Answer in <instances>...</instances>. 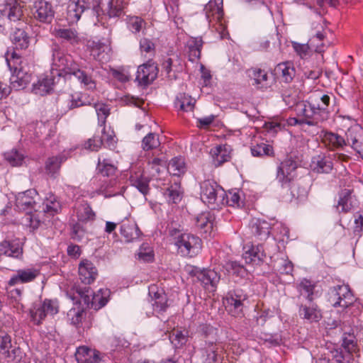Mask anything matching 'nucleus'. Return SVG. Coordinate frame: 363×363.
Returning a JSON list of instances; mask_svg holds the SVG:
<instances>
[{
	"label": "nucleus",
	"mask_w": 363,
	"mask_h": 363,
	"mask_svg": "<svg viewBox=\"0 0 363 363\" xmlns=\"http://www.w3.org/2000/svg\"><path fill=\"white\" fill-rule=\"evenodd\" d=\"M315 283L308 279H303L297 285V289L301 295L305 296L308 301H313Z\"/></svg>",
	"instance_id": "09e8293b"
},
{
	"label": "nucleus",
	"mask_w": 363,
	"mask_h": 363,
	"mask_svg": "<svg viewBox=\"0 0 363 363\" xmlns=\"http://www.w3.org/2000/svg\"><path fill=\"white\" fill-rule=\"evenodd\" d=\"M195 103L196 100L191 96L180 93L176 97L174 106L180 111L188 112L194 110Z\"/></svg>",
	"instance_id": "ea45409f"
},
{
	"label": "nucleus",
	"mask_w": 363,
	"mask_h": 363,
	"mask_svg": "<svg viewBox=\"0 0 363 363\" xmlns=\"http://www.w3.org/2000/svg\"><path fill=\"white\" fill-rule=\"evenodd\" d=\"M75 357L78 363H99L101 360L99 351L86 346L77 348Z\"/></svg>",
	"instance_id": "bb28decb"
},
{
	"label": "nucleus",
	"mask_w": 363,
	"mask_h": 363,
	"mask_svg": "<svg viewBox=\"0 0 363 363\" xmlns=\"http://www.w3.org/2000/svg\"><path fill=\"white\" fill-rule=\"evenodd\" d=\"M353 233L357 238H360L363 233V211L354 215V226Z\"/></svg>",
	"instance_id": "774afa93"
},
{
	"label": "nucleus",
	"mask_w": 363,
	"mask_h": 363,
	"mask_svg": "<svg viewBox=\"0 0 363 363\" xmlns=\"http://www.w3.org/2000/svg\"><path fill=\"white\" fill-rule=\"evenodd\" d=\"M329 301L335 308H346L353 304L355 298L348 285H337L330 289Z\"/></svg>",
	"instance_id": "ddd939ff"
},
{
	"label": "nucleus",
	"mask_w": 363,
	"mask_h": 363,
	"mask_svg": "<svg viewBox=\"0 0 363 363\" xmlns=\"http://www.w3.org/2000/svg\"><path fill=\"white\" fill-rule=\"evenodd\" d=\"M11 347V336L4 331H0V354L9 356Z\"/></svg>",
	"instance_id": "680f3d73"
},
{
	"label": "nucleus",
	"mask_w": 363,
	"mask_h": 363,
	"mask_svg": "<svg viewBox=\"0 0 363 363\" xmlns=\"http://www.w3.org/2000/svg\"><path fill=\"white\" fill-rule=\"evenodd\" d=\"M149 296L152 307V314L162 315L169 307L168 298L163 289L156 285L149 286Z\"/></svg>",
	"instance_id": "dca6fc26"
},
{
	"label": "nucleus",
	"mask_w": 363,
	"mask_h": 363,
	"mask_svg": "<svg viewBox=\"0 0 363 363\" xmlns=\"http://www.w3.org/2000/svg\"><path fill=\"white\" fill-rule=\"evenodd\" d=\"M355 201L353 190L344 189L339 193V199L336 206L337 211L340 213H347L352 210Z\"/></svg>",
	"instance_id": "c85d7f7f"
},
{
	"label": "nucleus",
	"mask_w": 363,
	"mask_h": 363,
	"mask_svg": "<svg viewBox=\"0 0 363 363\" xmlns=\"http://www.w3.org/2000/svg\"><path fill=\"white\" fill-rule=\"evenodd\" d=\"M346 138L329 131L320 134L322 143L330 150H344L351 147L363 157V128L359 124L352 125L345 133Z\"/></svg>",
	"instance_id": "f03ea898"
},
{
	"label": "nucleus",
	"mask_w": 363,
	"mask_h": 363,
	"mask_svg": "<svg viewBox=\"0 0 363 363\" xmlns=\"http://www.w3.org/2000/svg\"><path fill=\"white\" fill-rule=\"evenodd\" d=\"M91 104V100L86 94L77 92L69 96L67 106L69 109Z\"/></svg>",
	"instance_id": "a18cd8bd"
},
{
	"label": "nucleus",
	"mask_w": 363,
	"mask_h": 363,
	"mask_svg": "<svg viewBox=\"0 0 363 363\" xmlns=\"http://www.w3.org/2000/svg\"><path fill=\"white\" fill-rule=\"evenodd\" d=\"M204 11L209 26L215 27L216 30H219L220 38L224 39L228 36V33L225 30L223 23V10L222 6L216 0L210 1L204 8Z\"/></svg>",
	"instance_id": "f8f14e48"
},
{
	"label": "nucleus",
	"mask_w": 363,
	"mask_h": 363,
	"mask_svg": "<svg viewBox=\"0 0 363 363\" xmlns=\"http://www.w3.org/2000/svg\"><path fill=\"white\" fill-rule=\"evenodd\" d=\"M93 2L89 0L71 1L67 6V18L69 23L77 22L84 11L86 9H92Z\"/></svg>",
	"instance_id": "a211bd4d"
},
{
	"label": "nucleus",
	"mask_w": 363,
	"mask_h": 363,
	"mask_svg": "<svg viewBox=\"0 0 363 363\" xmlns=\"http://www.w3.org/2000/svg\"><path fill=\"white\" fill-rule=\"evenodd\" d=\"M169 338L175 347H181L186 342V335L181 330H176L169 335Z\"/></svg>",
	"instance_id": "338daca9"
},
{
	"label": "nucleus",
	"mask_w": 363,
	"mask_h": 363,
	"mask_svg": "<svg viewBox=\"0 0 363 363\" xmlns=\"http://www.w3.org/2000/svg\"><path fill=\"white\" fill-rule=\"evenodd\" d=\"M274 74L285 83L291 82L296 75L294 63L291 61L279 63L274 69Z\"/></svg>",
	"instance_id": "a878e982"
},
{
	"label": "nucleus",
	"mask_w": 363,
	"mask_h": 363,
	"mask_svg": "<svg viewBox=\"0 0 363 363\" xmlns=\"http://www.w3.org/2000/svg\"><path fill=\"white\" fill-rule=\"evenodd\" d=\"M291 194L292 197L298 201L304 200L308 195V190L306 187L302 186L297 182H291V185L289 184Z\"/></svg>",
	"instance_id": "052dcab7"
},
{
	"label": "nucleus",
	"mask_w": 363,
	"mask_h": 363,
	"mask_svg": "<svg viewBox=\"0 0 363 363\" xmlns=\"http://www.w3.org/2000/svg\"><path fill=\"white\" fill-rule=\"evenodd\" d=\"M40 275V270L35 268H24L16 271L9 281L10 286L31 282Z\"/></svg>",
	"instance_id": "b1692460"
},
{
	"label": "nucleus",
	"mask_w": 363,
	"mask_h": 363,
	"mask_svg": "<svg viewBox=\"0 0 363 363\" xmlns=\"http://www.w3.org/2000/svg\"><path fill=\"white\" fill-rule=\"evenodd\" d=\"M329 354L338 363H355L358 357V346L354 335L345 333L342 337V345L339 347H333Z\"/></svg>",
	"instance_id": "0eeeda50"
},
{
	"label": "nucleus",
	"mask_w": 363,
	"mask_h": 363,
	"mask_svg": "<svg viewBox=\"0 0 363 363\" xmlns=\"http://www.w3.org/2000/svg\"><path fill=\"white\" fill-rule=\"evenodd\" d=\"M222 347L219 343L214 341L205 340L201 347L203 363H219V352Z\"/></svg>",
	"instance_id": "393cba45"
},
{
	"label": "nucleus",
	"mask_w": 363,
	"mask_h": 363,
	"mask_svg": "<svg viewBox=\"0 0 363 363\" xmlns=\"http://www.w3.org/2000/svg\"><path fill=\"white\" fill-rule=\"evenodd\" d=\"M247 296L241 289L229 291L223 299L227 311L233 316H241L243 314L244 301Z\"/></svg>",
	"instance_id": "4468645a"
},
{
	"label": "nucleus",
	"mask_w": 363,
	"mask_h": 363,
	"mask_svg": "<svg viewBox=\"0 0 363 363\" xmlns=\"http://www.w3.org/2000/svg\"><path fill=\"white\" fill-rule=\"evenodd\" d=\"M116 167L112 164L108 159L99 156L96 167V171L104 177H111L116 172Z\"/></svg>",
	"instance_id": "de8ad7c7"
},
{
	"label": "nucleus",
	"mask_w": 363,
	"mask_h": 363,
	"mask_svg": "<svg viewBox=\"0 0 363 363\" xmlns=\"http://www.w3.org/2000/svg\"><path fill=\"white\" fill-rule=\"evenodd\" d=\"M164 196L169 203H179L182 198V192L180 186L177 184L171 185L164 191Z\"/></svg>",
	"instance_id": "603ef678"
},
{
	"label": "nucleus",
	"mask_w": 363,
	"mask_h": 363,
	"mask_svg": "<svg viewBox=\"0 0 363 363\" xmlns=\"http://www.w3.org/2000/svg\"><path fill=\"white\" fill-rule=\"evenodd\" d=\"M138 259L145 262H152L154 259L152 248L148 243H143L137 253Z\"/></svg>",
	"instance_id": "bf43d9fd"
},
{
	"label": "nucleus",
	"mask_w": 363,
	"mask_h": 363,
	"mask_svg": "<svg viewBox=\"0 0 363 363\" xmlns=\"http://www.w3.org/2000/svg\"><path fill=\"white\" fill-rule=\"evenodd\" d=\"M297 162L288 158L282 161L277 169V179L282 186H288L296 177Z\"/></svg>",
	"instance_id": "2eb2a0df"
},
{
	"label": "nucleus",
	"mask_w": 363,
	"mask_h": 363,
	"mask_svg": "<svg viewBox=\"0 0 363 363\" xmlns=\"http://www.w3.org/2000/svg\"><path fill=\"white\" fill-rule=\"evenodd\" d=\"M97 116L99 125L101 126H105L106 118L110 114V109L106 104H98L94 106Z\"/></svg>",
	"instance_id": "e2e57ef3"
},
{
	"label": "nucleus",
	"mask_w": 363,
	"mask_h": 363,
	"mask_svg": "<svg viewBox=\"0 0 363 363\" xmlns=\"http://www.w3.org/2000/svg\"><path fill=\"white\" fill-rule=\"evenodd\" d=\"M213 216L210 212H203L198 215L194 219L196 230L206 238L213 235Z\"/></svg>",
	"instance_id": "4be33fe9"
},
{
	"label": "nucleus",
	"mask_w": 363,
	"mask_h": 363,
	"mask_svg": "<svg viewBox=\"0 0 363 363\" xmlns=\"http://www.w3.org/2000/svg\"><path fill=\"white\" fill-rule=\"evenodd\" d=\"M271 225L264 220L254 218L251 221V230L260 240L267 239L270 234Z\"/></svg>",
	"instance_id": "f704fd0d"
},
{
	"label": "nucleus",
	"mask_w": 363,
	"mask_h": 363,
	"mask_svg": "<svg viewBox=\"0 0 363 363\" xmlns=\"http://www.w3.org/2000/svg\"><path fill=\"white\" fill-rule=\"evenodd\" d=\"M330 98L328 94H316L310 97V101L296 102L291 100L289 96H284V101L290 107L294 106L297 116L301 117L305 124L313 126L326 121L329 117L328 106Z\"/></svg>",
	"instance_id": "f257e3e1"
},
{
	"label": "nucleus",
	"mask_w": 363,
	"mask_h": 363,
	"mask_svg": "<svg viewBox=\"0 0 363 363\" xmlns=\"http://www.w3.org/2000/svg\"><path fill=\"white\" fill-rule=\"evenodd\" d=\"M298 312L301 318L311 323L318 322L322 318L320 310L313 301H308V303L301 304Z\"/></svg>",
	"instance_id": "cd10ccee"
},
{
	"label": "nucleus",
	"mask_w": 363,
	"mask_h": 363,
	"mask_svg": "<svg viewBox=\"0 0 363 363\" xmlns=\"http://www.w3.org/2000/svg\"><path fill=\"white\" fill-rule=\"evenodd\" d=\"M157 66L151 60H149L147 63L138 67L135 80L138 84L147 86L157 78Z\"/></svg>",
	"instance_id": "f3484780"
},
{
	"label": "nucleus",
	"mask_w": 363,
	"mask_h": 363,
	"mask_svg": "<svg viewBox=\"0 0 363 363\" xmlns=\"http://www.w3.org/2000/svg\"><path fill=\"white\" fill-rule=\"evenodd\" d=\"M128 29L133 33L143 32L145 34L146 30V21L140 16H130L128 18L127 21Z\"/></svg>",
	"instance_id": "3c124183"
},
{
	"label": "nucleus",
	"mask_w": 363,
	"mask_h": 363,
	"mask_svg": "<svg viewBox=\"0 0 363 363\" xmlns=\"http://www.w3.org/2000/svg\"><path fill=\"white\" fill-rule=\"evenodd\" d=\"M36 195L37 191L34 189L18 193L16 196V208L20 211H26V213L30 212L36 204L34 199Z\"/></svg>",
	"instance_id": "5701e85b"
},
{
	"label": "nucleus",
	"mask_w": 363,
	"mask_h": 363,
	"mask_svg": "<svg viewBox=\"0 0 363 363\" xmlns=\"http://www.w3.org/2000/svg\"><path fill=\"white\" fill-rule=\"evenodd\" d=\"M61 210V204L57 197L49 193L42 204V212L48 216H53Z\"/></svg>",
	"instance_id": "473e14b6"
},
{
	"label": "nucleus",
	"mask_w": 363,
	"mask_h": 363,
	"mask_svg": "<svg viewBox=\"0 0 363 363\" xmlns=\"http://www.w3.org/2000/svg\"><path fill=\"white\" fill-rule=\"evenodd\" d=\"M0 252L15 258L22 255V243L18 240H4L0 244Z\"/></svg>",
	"instance_id": "2f4dec72"
},
{
	"label": "nucleus",
	"mask_w": 363,
	"mask_h": 363,
	"mask_svg": "<svg viewBox=\"0 0 363 363\" xmlns=\"http://www.w3.org/2000/svg\"><path fill=\"white\" fill-rule=\"evenodd\" d=\"M55 77L49 78L48 76L39 79L38 82L33 85V92L35 94L43 96L48 94L54 85Z\"/></svg>",
	"instance_id": "a19ab883"
},
{
	"label": "nucleus",
	"mask_w": 363,
	"mask_h": 363,
	"mask_svg": "<svg viewBox=\"0 0 363 363\" xmlns=\"http://www.w3.org/2000/svg\"><path fill=\"white\" fill-rule=\"evenodd\" d=\"M110 73L114 79L123 83L128 82L130 78L129 72L124 67L111 68Z\"/></svg>",
	"instance_id": "69168bd1"
},
{
	"label": "nucleus",
	"mask_w": 363,
	"mask_h": 363,
	"mask_svg": "<svg viewBox=\"0 0 363 363\" xmlns=\"http://www.w3.org/2000/svg\"><path fill=\"white\" fill-rule=\"evenodd\" d=\"M167 169L169 172L175 176H179L186 171L184 160L179 157H174L169 162Z\"/></svg>",
	"instance_id": "5fc2aeb1"
},
{
	"label": "nucleus",
	"mask_w": 363,
	"mask_h": 363,
	"mask_svg": "<svg viewBox=\"0 0 363 363\" xmlns=\"http://www.w3.org/2000/svg\"><path fill=\"white\" fill-rule=\"evenodd\" d=\"M130 182L133 186L135 187L144 196L148 194L150 187V180L147 177L143 175H135L130 177Z\"/></svg>",
	"instance_id": "864d4df0"
},
{
	"label": "nucleus",
	"mask_w": 363,
	"mask_h": 363,
	"mask_svg": "<svg viewBox=\"0 0 363 363\" xmlns=\"http://www.w3.org/2000/svg\"><path fill=\"white\" fill-rule=\"evenodd\" d=\"M121 234L127 242H133L139 238L141 231L134 221L123 220L121 225Z\"/></svg>",
	"instance_id": "c756f323"
},
{
	"label": "nucleus",
	"mask_w": 363,
	"mask_h": 363,
	"mask_svg": "<svg viewBox=\"0 0 363 363\" xmlns=\"http://www.w3.org/2000/svg\"><path fill=\"white\" fill-rule=\"evenodd\" d=\"M110 294V290L106 288L100 289L94 294L90 287L79 286H74L67 293V295L73 301H79L80 303L82 301L87 308L96 311L99 310L107 303Z\"/></svg>",
	"instance_id": "39448f33"
},
{
	"label": "nucleus",
	"mask_w": 363,
	"mask_h": 363,
	"mask_svg": "<svg viewBox=\"0 0 363 363\" xmlns=\"http://www.w3.org/2000/svg\"><path fill=\"white\" fill-rule=\"evenodd\" d=\"M211 154L216 165H220L230 158L228 147L226 145H218L212 148Z\"/></svg>",
	"instance_id": "37998d69"
},
{
	"label": "nucleus",
	"mask_w": 363,
	"mask_h": 363,
	"mask_svg": "<svg viewBox=\"0 0 363 363\" xmlns=\"http://www.w3.org/2000/svg\"><path fill=\"white\" fill-rule=\"evenodd\" d=\"M51 74L60 77L62 74L74 75L79 82L88 89H94L96 83L91 76L80 69L70 55H65L59 48H55L52 53Z\"/></svg>",
	"instance_id": "7ed1b4c3"
},
{
	"label": "nucleus",
	"mask_w": 363,
	"mask_h": 363,
	"mask_svg": "<svg viewBox=\"0 0 363 363\" xmlns=\"http://www.w3.org/2000/svg\"><path fill=\"white\" fill-rule=\"evenodd\" d=\"M159 136L156 133H149L141 142V147L145 151L156 150L160 147Z\"/></svg>",
	"instance_id": "8fccbe9b"
},
{
	"label": "nucleus",
	"mask_w": 363,
	"mask_h": 363,
	"mask_svg": "<svg viewBox=\"0 0 363 363\" xmlns=\"http://www.w3.org/2000/svg\"><path fill=\"white\" fill-rule=\"evenodd\" d=\"M276 264L281 274H291L294 270L293 263L288 258L281 257L277 260Z\"/></svg>",
	"instance_id": "0e129e2a"
},
{
	"label": "nucleus",
	"mask_w": 363,
	"mask_h": 363,
	"mask_svg": "<svg viewBox=\"0 0 363 363\" xmlns=\"http://www.w3.org/2000/svg\"><path fill=\"white\" fill-rule=\"evenodd\" d=\"M59 311L57 301L45 299L44 301H37L33 303L30 308V320L34 325H39L48 315H53Z\"/></svg>",
	"instance_id": "1a4fd4ad"
},
{
	"label": "nucleus",
	"mask_w": 363,
	"mask_h": 363,
	"mask_svg": "<svg viewBox=\"0 0 363 363\" xmlns=\"http://www.w3.org/2000/svg\"><path fill=\"white\" fill-rule=\"evenodd\" d=\"M66 160L67 157L63 154L48 158L45 162L46 172L51 176H54L59 172L62 163Z\"/></svg>",
	"instance_id": "79ce46f5"
},
{
	"label": "nucleus",
	"mask_w": 363,
	"mask_h": 363,
	"mask_svg": "<svg viewBox=\"0 0 363 363\" xmlns=\"http://www.w3.org/2000/svg\"><path fill=\"white\" fill-rule=\"evenodd\" d=\"M8 9L7 17L11 22L21 21L23 16V6L16 0L6 5Z\"/></svg>",
	"instance_id": "49530a36"
},
{
	"label": "nucleus",
	"mask_w": 363,
	"mask_h": 363,
	"mask_svg": "<svg viewBox=\"0 0 363 363\" xmlns=\"http://www.w3.org/2000/svg\"><path fill=\"white\" fill-rule=\"evenodd\" d=\"M251 152L254 157L271 156L274 154V150L270 145L261 142L251 147Z\"/></svg>",
	"instance_id": "6e6d98bb"
},
{
	"label": "nucleus",
	"mask_w": 363,
	"mask_h": 363,
	"mask_svg": "<svg viewBox=\"0 0 363 363\" xmlns=\"http://www.w3.org/2000/svg\"><path fill=\"white\" fill-rule=\"evenodd\" d=\"M55 36L62 43L73 44H84L86 38L74 28H59L53 31Z\"/></svg>",
	"instance_id": "412c9836"
},
{
	"label": "nucleus",
	"mask_w": 363,
	"mask_h": 363,
	"mask_svg": "<svg viewBox=\"0 0 363 363\" xmlns=\"http://www.w3.org/2000/svg\"><path fill=\"white\" fill-rule=\"evenodd\" d=\"M189 274L200 282L205 290L210 292L216 291L220 281V276L214 269H200L196 267H191Z\"/></svg>",
	"instance_id": "9b49d317"
},
{
	"label": "nucleus",
	"mask_w": 363,
	"mask_h": 363,
	"mask_svg": "<svg viewBox=\"0 0 363 363\" xmlns=\"http://www.w3.org/2000/svg\"><path fill=\"white\" fill-rule=\"evenodd\" d=\"M21 27L16 28L10 34V39L12 43L18 44L19 45H28L30 43H36V41L33 42L32 39L26 31L23 26L26 23L22 21L19 23Z\"/></svg>",
	"instance_id": "72a5a7b5"
},
{
	"label": "nucleus",
	"mask_w": 363,
	"mask_h": 363,
	"mask_svg": "<svg viewBox=\"0 0 363 363\" xmlns=\"http://www.w3.org/2000/svg\"><path fill=\"white\" fill-rule=\"evenodd\" d=\"M74 212L77 218V221L82 223L94 221L96 218V214L89 204L84 201L77 203Z\"/></svg>",
	"instance_id": "7c9ffc66"
},
{
	"label": "nucleus",
	"mask_w": 363,
	"mask_h": 363,
	"mask_svg": "<svg viewBox=\"0 0 363 363\" xmlns=\"http://www.w3.org/2000/svg\"><path fill=\"white\" fill-rule=\"evenodd\" d=\"M248 76L250 79L255 81V84L258 88L267 89L269 86L268 74L261 69L252 68L247 71Z\"/></svg>",
	"instance_id": "58836bf2"
},
{
	"label": "nucleus",
	"mask_w": 363,
	"mask_h": 363,
	"mask_svg": "<svg viewBox=\"0 0 363 363\" xmlns=\"http://www.w3.org/2000/svg\"><path fill=\"white\" fill-rule=\"evenodd\" d=\"M169 235L174 240L178 253L182 256L194 257L201 252L202 241L198 236L182 233L175 228H169Z\"/></svg>",
	"instance_id": "423d86ee"
},
{
	"label": "nucleus",
	"mask_w": 363,
	"mask_h": 363,
	"mask_svg": "<svg viewBox=\"0 0 363 363\" xmlns=\"http://www.w3.org/2000/svg\"><path fill=\"white\" fill-rule=\"evenodd\" d=\"M79 278L84 284H92L98 277V269L91 261L82 259L78 267Z\"/></svg>",
	"instance_id": "6ab92c4d"
},
{
	"label": "nucleus",
	"mask_w": 363,
	"mask_h": 363,
	"mask_svg": "<svg viewBox=\"0 0 363 363\" xmlns=\"http://www.w3.org/2000/svg\"><path fill=\"white\" fill-rule=\"evenodd\" d=\"M24 47H12L6 54V60L11 71V89L18 91L23 89L31 81V74L20 67L22 62V51Z\"/></svg>",
	"instance_id": "20e7f679"
},
{
	"label": "nucleus",
	"mask_w": 363,
	"mask_h": 363,
	"mask_svg": "<svg viewBox=\"0 0 363 363\" xmlns=\"http://www.w3.org/2000/svg\"><path fill=\"white\" fill-rule=\"evenodd\" d=\"M4 159L13 167L21 166L24 160V155L16 149L7 151L4 155Z\"/></svg>",
	"instance_id": "4d7b16f0"
},
{
	"label": "nucleus",
	"mask_w": 363,
	"mask_h": 363,
	"mask_svg": "<svg viewBox=\"0 0 363 363\" xmlns=\"http://www.w3.org/2000/svg\"><path fill=\"white\" fill-rule=\"evenodd\" d=\"M32 12L33 17L43 23H50L54 17L51 4L43 0L35 2Z\"/></svg>",
	"instance_id": "aec40b11"
},
{
	"label": "nucleus",
	"mask_w": 363,
	"mask_h": 363,
	"mask_svg": "<svg viewBox=\"0 0 363 363\" xmlns=\"http://www.w3.org/2000/svg\"><path fill=\"white\" fill-rule=\"evenodd\" d=\"M225 191L215 181L207 179L201 184V199L209 208H216L225 203Z\"/></svg>",
	"instance_id": "6e6552de"
},
{
	"label": "nucleus",
	"mask_w": 363,
	"mask_h": 363,
	"mask_svg": "<svg viewBox=\"0 0 363 363\" xmlns=\"http://www.w3.org/2000/svg\"><path fill=\"white\" fill-rule=\"evenodd\" d=\"M128 3V0H93L92 12L96 17L104 13L117 17L121 15Z\"/></svg>",
	"instance_id": "9d476101"
},
{
	"label": "nucleus",
	"mask_w": 363,
	"mask_h": 363,
	"mask_svg": "<svg viewBox=\"0 0 363 363\" xmlns=\"http://www.w3.org/2000/svg\"><path fill=\"white\" fill-rule=\"evenodd\" d=\"M264 257L265 254L264 252L263 246L261 245L252 246V247L247 250L243 255L245 262L252 264H259Z\"/></svg>",
	"instance_id": "c9c22d12"
},
{
	"label": "nucleus",
	"mask_w": 363,
	"mask_h": 363,
	"mask_svg": "<svg viewBox=\"0 0 363 363\" xmlns=\"http://www.w3.org/2000/svg\"><path fill=\"white\" fill-rule=\"evenodd\" d=\"M313 170L318 173H329L333 169V162L328 157L318 156L313 160Z\"/></svg>",
	"instance_id": "c03bdc74"
},
{
	"label": "nucleus",
	"mask_w": 363,
	"mask_h": 363,
	"mask_svg": "<svg viewBox=\"0 0 363 363\" xmlns=\"http://www.w3.org/2000/svg\"><path fill=\"white\" fill-rule=\"evenodd\" d=\"M242 207L245 205V194L238 189H234L225 192L224 205Z\"/></svg>",
	"instance_id": "4c0bfd02"
},
{
	"label": "nucleus",
	"mask_w": 363,
	"mask_h": 363,
	"mask_svg": "<svg viewBox=\"0 0 363 363\" xmlns=\"http://www.w3.org/2000/svg\"><path fill=\"white\" fill-rule=\"evenodd\" d=\"M264 257L265 254L264 252L263 246L261 245L252 246V247L247 250L243 255L245 262L252 264H259Z\"/></svg>",
	"instance_id": "e433bc0d"
},
{
	"label": "nucleus",
	"mask_w": 363,
	"mask_h": 363,
	"mask_svg": "<svg viewBox=\"0 0 363 363\" xmlns=\"http://www.w3.org/2000/svg\"><path fill=\"white\" fill-rule=\"evenodd\" d=\"M85 317V312L83 308H72L67 313V318L70 323L76 327L79 326Z\"/></svg>",
	"instance_id": "13d9d810"
}]
</instances>
